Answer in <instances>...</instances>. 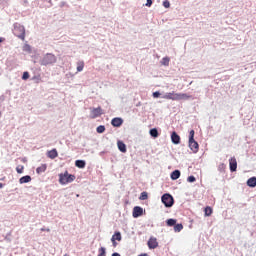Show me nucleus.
<instances>
[{"label":"nucleus","mask_w":256,"mask_h":256,"mask_svg":"<svg viewBox=\"0 0 256 256\" xmlns=\"http://www.w3.org/2000/svg\"><path fill=\"white\" fill-rule=\"evenodd\" d=\"M162 99H168L171 101H187V99H191V96L185 93L169 92L162 96Z\"/></svg>","instance_id":"nucleus-1"},{"label":"nucleus","mask_w":256,"mask_h":256,"mask_svg":"<svg viewBox=\"0 0 256 256\" xmlns=\"http://www.w3.org/2000/svg\"><path fill=\"white\" fill-rule=\"evenodd\" d=\"M75 180V175L69 174L68 171L59 174V183L60 185H67L68 183H73Z\"/></svg>","instance_id":"nucleus-2"},{"label":"nucleus","mask_w":256,"mask_h":256,"mask_svg":"<svg viewBox=\"0 0 256 256\" xmlns=\"http://www.w3.org/2000/svg\"><path fill=\"white\" fill-rule=\"evenodd\" d=\"M189 147L193 153H197V151H199V143L195 141V130H191L189 132Z\"/></svg>","instance_id":"nucleus-3"},{"label":"nucleus","mask_w":256,"mask_h":256,"mask_svg":"<svg viewBox=\"0 0 256 256\" xmlns=\"http://www.w3.org/2000/svg\"><path fill=\"white\" fill-rule=\"evenodd\" d=\"M14 35H16V37H18V39H21L22 41H24V39H25V26L20 25V24H16L14 26Z\"/></svg>","instance_id":"nucleus-4"},{"label":"nucleus","mask_w":256,"mask_h":256,"mask_svg":"<svg viewBox=\"0 0 256 256\" xmlns=\"http://www.w3.org/2000/svg\"><path fill=\"white\" fill-rule=\"evenodd\" d=\"M53 63H57V57L54 54H46L41 61V65L44 66L53 65Z\"/></svg>","instance_id":"nucleus-5"},{"label":"nucleus","mask_w":256,"mask_h":256,"mask_svg":"<svg viewBox=\"0 0 256 256\" xmlns=\"http://www.w3.org/2000/svg\"><path fill=\"white\" fill-rule=\"evenodd\" d=\"M162 203L165 205V207H173L175 200H173V196H171V194H164L162 196Z\"/></svg>","instance_id":"nucleus-6"},{"label":"nucleus","mask_w":256,"mask_h":256,"mask_svg":"<svg viewBox=\"0 0 256 256\" xmlns=\"http://www.w3.org/2000/svg\"><path fill=\"white\" fill-rule=\"evenodd\" d=\"M103 115V109L99 106L98 108H92L90 111V119H97Z\"/></svg>","instance_id":"nucleus-7"},{"label":"nucleus","mask_w":256,"mask_h":256,"mask_svg":"<svg viewBox=\"0 0 256 256\" xmlns=\"http://www.w3.org/2000/svg\"><path fill=\"white\" fill-rule=\"evenodd\" d=\"M229 167L232 173H234V171H237V159L235 157L229 159Z\"/></svg>","instance_id":"nucleus-8"},{"label":"nucleus","mask_w":256,"mask_h":256,"mask_svg":"<svg viewBox=\"0 0 256 256\" xmlns=\"http://www.w3.org/2000/svg\"><path fill=\"white\" fill-rule=\"evenodd\" d=\"M148 247L149 249H157V247H159V242H157V238L151 237L148 240Z\"/></svg>","instance_id":"nucleus-9"},{"label":"nucleus","mask_w":256,"mask_h":256,"mask_svg":"<svg viewBox=\"0 0 256 256\" xmlns=\"http://www.w3.org/2000/svg\"><path fill=\"white\" fill-rule=\"evenodd\" d=\"M132 215L135 219H137V217H141V215H143V208L135 206Z\"/></svg>","instance_id":"nucleus-10"},{"label":"nucleus","mask_w":256,"mask_h":256,"mask_svg":"<svg viewBox=\"0 0 256 256\" xmlns=\"http://www.w3.org/2000/svg\"><path fill=\"white\" fill-rule=\"evenodd\" d=\"M121 232H115L114 235L111 238V241L113 243V247H117V242L116 241H121Z\"/></svg>","instance_id":"nucleus-11"},{"label":"nucleus","mask_w":256,"mask_h":256,"mask_svg":"<svg viewBox=\"0 0 256 256\" xmlns=\"http://www.w3.org/2000/svg\"><path fill=\"white\" fill-rule=\"evenodd\" d=\"M171 141L174 145H179L181 143V137L177 134V132H173L171 134Z\"/></svg>","instance_id":"nucleus-12"},{"label":"nucleus","mask_w":256,"mask_h":256,"mask_svg":"<svg viewBox=\"0 0 256 256\" xmlns=\"http://www.w3.org/2000/svg\"><path fill=\"white\" fill-rule=\"evenodd\" d=\"M47 157L49 159H57V157H59V153L57 152V149L54 148V149L48 151Z\"/></svg>","instance_id":"nucleus-13"},{"label":"nucleus","mask_w":256,"mask_h":256,"mask_svg":"<svg viewBox=\"0 0 256 256\" xmlns=\"http://www.w3.org/2000/svg\"><path fill=\"white\" fill-rule=\"evenodd\" d=\"M113 127H121L123 125V120L121 118H113L111 121Z\"/></svg>","instance_id":"nucleus-14"},{"label":"nucleus","mask_w":256,"mask_h":256,"mask_svg":"<svg viewBox=\"0 0 256 256\" xmlns=\"http://www.w3.org/2000/svg\"><path fill=\"white\" fill-rule=\"evenodd\" d=\"M118 149L121 151V153H127V146L122 141L117 142Z\"/></svg>","instance_id":"nucleus-15"},{"label":"nucleus","mask_w":256,"mask_h":256,"mask_svg":"<svg viewBox=\"0 0 256 256\" xmlns=\"http://www.w3.org/2000/svg\"><path fill=\"white\" fill-rule=\"evenodd\" d=\"M181 177V171L179 170H174L172 173H171V179L172 181H177V179H179Z\"/></svg>","instance_id":"nucleus-16"},{"label":"nucleus","mask_w":256,"mask_h":256,"mask_svg":"<svg viewBox=\"0 0 256 256\" xmlns=\"http://www.w3.org/2000/svg\"><path fill=\"white\" fill-rule=\"evenodd\" d=\"M19 183L23 185V183H31V176L26 175L19 179Z\"/></svg>","instance_id":"nucleus-17"},{"label":"nucleus","mask_w":256,"mask_h":256,"mask_svg":"<svg viewBox=\"0 0 256 256\" xmlns=\"http://www.w3.org/2000/svg\"><path fill=\"white\" fill-rule=\"evenodd\" d=\"M47 171V164H42L40 167L36 169V173L41 175V173H45Z\"/></svg>","instance_id":"nucleus-18"},{"label":"nucleus","mask_w":256,"mask_h":256,"mask_svg":"<svg viewBox=\"0 0 256 256\" xmlns=\"http://www.w3.org/2000/svg\"><path fill=\"white\" fill-rule=\"evenodd\" d=\"M248 187H256V177H251L247 180Z\"/></svg>","instance_id":"nucleus-19"},{"label":"nucleus","mask_w":256,"mask_h":256,"mask_svg":"<svg viewBox=\"0 0 256 256\" xmlns=\"http://www.w3.org/2000/svg\"><path fill=\"white\" fill-rule=\"evenodd\" d=\"M75 165H76V167H78V169H85V161L84 160H76Z\"/></svg>","instance_id":"nucleus-20"},{"label":"nucleus","mask_w":256,"mask_h":256,"mask_svg":"<svg viewBox=\"0 0 256 256\" xmlns=\"http://www.w3.org/2000/svg\"><path fill=\"white\" fill-rule=\"evenodd\" d=\"M204 213H205V217H211V215H213V208H211L210 206H207L204 209Z\"/></svg>","instance_id":"nucleus-21"},{"label":"nucleus","mask_w":256,"mask_h":256,"mask_svg":"<svg viewBox=\"0 0 256 256\" xmlns=\"http://www.w3.org/2000/svg\"><path fill=\"white\" fill-rule=\"evenodd\" d=\"M84 68H85V62H83V61L77 62V71H78V73H81V71H83Z\"/></svg>","instance_id":"nucleus-22"},{"label":"nucleus","mask_w":256,"mask_h":256,"mask_svg":"<svg viewBox=\"0 0 256 256\" xmlns=\"http://www.w3.org/2000/svg\"><path fill=\"white\" fill-rule=\"evenodd\" d=\"M150 135L151 137H154V139H157V137H159V131H157L156 128H153L150 130Z\"/></svg>","instance_id":"nucleus-23"},{"label":"nucleus","mask_w":256,"mask_h":256,"mask_svg":"<svg viewBox=\"0 0 256 256\" xmlns=\"http://www.w3.org/2000/svg\"><path fill=\"white\" fill-rule=\"evenodd\" d=\"M139 199H140V201H147V199H149V195L147 194V192H142L140 194Z\"/></svg>","instance_id":"nucleus-24"},{"label":"nucleus","mask_w":256,"mask_h":256,"mask_svg":"<svg viewBox=\"0 0 256 256\" xmlns=\"http://www.w3.org/2000/svg\"><path fill=\"white\" fill-rule=\"evenodd\" d=\"M166 223H167L168 227H173V226H175L177 224V220H175V219H168L166 221Z\"/></svg>","instance_id":"nucleus-25"},{"label":"nucleus","mask_w":256,"mask_h":256,"mask_svg":"<svg viewBox=\"0 0 256 256\" xmlns=\"http://www.w3.org/2000/svg\"><path fill=\"white\" fill-rule=\"evenodd\" d=\"M174 231L176 233H179L180 231H183V224H176V225H174Z\"/></svg>","instance_id":"nucleus-26"},{"label":"nucleus","mask_w":256,"mask_h":256,"mask_svg":"<svg viewBox=\"0 0 256 256\" xmlns=\"http://www.w3.org/2000/svg\"><path fill=\"white\" fill-rule=\"evenodd\" d=\"M97 133H105V126L100 125L96 128Z\"/></svg>","instance_id":"nucleus-27"},{"label":"nucleus","mask_w":256,"mask_h":256,"mask_svg":"<svg viewBox=\"0 0 256 256\" xmlns=\"http://www.w3.org/2000/svg\"><path fill=\"white\" fill-rule=\"evenodd\" d=\"M169 61H170L169 57H164L162 59V65H165L166 67H168Z\"/></svg>","instance_id":"nucleus-28"},{"label":"nucleus","mask_w":256,"mask_h":256,"mask_svg":"<svg viewBox=\"0 0 256 256\" xmlns=\"http://www.w3.org/2000/svg\"><path fill=\"white\" fill-rule=\"evenodd\" d=\"M98 256H106L105 247L99 248V254H98Z\"/></svg>","instance_id":"nucleus-29"},{"label":"nucleus","mask_w":256,"mask_h":256,"mask_svg":"<svg viewBox=\"0 0 256 256\" xmlns=\"http://www.w3.org/2000/svg\"><path fill=\"white\" fill-rule=\"evenodd\" d=\"M196 181H197V179L195 178V176H189L187 178L188 183H195Z\"/></svg>","instance_id":"nucleus-30"},{"label":"nucleus","mask_w":256,"mask_h":256,"mask_svg":"<svg viewBox=\"0 0 256 256\" xmlns=\"http://www.w3.org/2000/svg\"><path fill=\"white\" fill-rule=\"evenodd\" d=\"M23 169H25V167L23 165H19L16 167V171L19 174L23 173Z\"/></svg>","instance_id":"nucleus-31"},{"label":"nucleus","mask_w":256,"mask_h":256,"mask_svg":"<svg viewBox=\"0 0 256 256\" xmlns=\"http://www.w3.org/2000/svg\"><path fill=\"white\" fill-rule=\"evenodd\" d=\"M153 97L154 99H159V97H161V93L159 91L153 92Z\"/></svg>","instance_id":"nucleus-32"},{"label":"nucleus","mask_w":256,"mask_h":256,"mask_svg":"<svg viewBox=\"0 0 256 256\" xmlns=\"http://www.w3.org/2000/svg\"><path fill=\"white\" fill-rule=\"evenodd\" d=\"M22 79L24 81H27V79H29V72H24L23 75H22Z\"/></svg>","instance_id":"nucleus-33"},{"label":"nucleus","mask_w":256,"mask_h":256,"mask_svg":"<svg viewBox=\"0 0 256 256\" xmlns=\"http://www.w3.org/2000/svg\"><path fill=\"white\" fill-rule=\"evenodd\" d=\"M153 5V0H147L146 7H151Z\"/></svg>","instance_id":"nucleus-34"},{"label":"nucleus","mask_w":256,"mask_h":256,"mask_svg":"<svg viewBox=\"0 0 256 256\" xmlns=\"http://www.w3.org/2000/svg\"><path fill=\"white\" fill-rule=\"evenodd\" d=\"M24 51H31V46H29L28 44H26L24 46Z\"/></svg>","instance_id":"nucleus-35"},{"label":"nucleus","mask_w":256,"mask_h":256,"mask_svg":"<svg viewBox=\"0 0 256 256\" xmlns=\"http://www.w3.org/2000/svg\"><path fill=\"white\" fill-rule=\"evenodd\" d=\"M40 231H47V233H49V231H51V229H49V228H41Z\"/></svg>","instance_id":"nucleus-36"},{"label":"nucleus","mask_w":256,"mask_h":256,"mask_svg":"<svg viewBox=\"0 0 256 256\" xmlns=\"http://www.w3.org/2000/svg\"><path fill=\"white\" fill-rule=\"evenodd\" d=\"M164 7L169 8V2H164Z\"/></svg>","instance_id":"nucleus-37"},{"label":"nucleus","mask_w":256,"mask_h":256,"mask_svg":"<svg viewBox=\"0 0 256 256\" xmlns=\"http://www.w3.org/2000/svg\"><path fill=\"white\" fill-rule=\"evenodd\" d=\"M3 41H5L4 38H0V43H3Z\"/></svg>","instance_id":"nucleus-38"},{"label":"nucleus","mask_w":256,"mask_h":256,"mask_svg":"<svg viewBox=\"0 0 256 256\" xmlns=\"http://www.w3.org/2000/svg\"><path fill=\"white\" fill-rule=\"evenodd\" d=\"M0 189H3V183H0Z\"/></svg>","instance_id":"nucleus-39"}]
</instances>
